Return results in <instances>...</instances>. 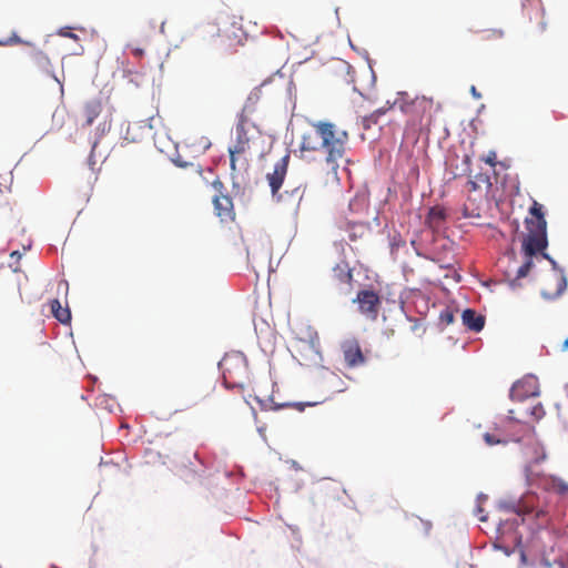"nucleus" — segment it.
Segmentation results:
<instances>
[{
  "label": "nucleus",
  "mask_w": 568,
  "mask_h": 568,
  "mask_svg": "<svg viewBox=\"0 0 568 568\" xmlns=\"http://www.w3.org/2000/svg\"><path fill=\"white\" fill-rule=\"evenodd\" d=\"M313 130L304 133L301 141V151H323L325 161L336 174L338 162L345 156L349 140L347 131L336 124L318 121L312 124Z\"/></svg>",
  "instance_id": "f257e3e1"
},
{
  "label": "nucleus",
  "mask_w": 568,
  "mask_h": 568,
  "mask_svg": "<svg viewBox=\"0 0 568 568\" xmlns=\"http://www.w3.org/2000/svg\"><path fill=\"white\" fill-rule=\"evenodd\" d=\"M235 134V142L229 148L231 170L232 172L246 171L250 155L261 139V131L253 122L237 121Z\"/></svg>",
  "instance_id": "f03ea898"
},
{
  "label": "nucleus",
  "mask_w": 568,
  "mask_h": 568,
  "mask_svg": "<svg viewBox=\"0 0 568 568\" xmlns=\"http://www.w3.org/2000/svg\"><path fill=\"white\" fill-rule=\"evenodd\" d=\"M530 217H527V233L523 240V252L532 254L534 252L545 251L548 245L547 222L544 216L542 205L534 202L529 210Z\"/></svg>",
  "instance_id": "7ed1b4c3"
},
{
  "label": "nucleus",
  "mask_w": 568,
  "mask_h": 568,
  "mask_svg": "<svg viewBox=\"0 0 568 568\" xmlns=\"http://www.w3.org/2000/svg\"><path fill=\"white\" fill-rule=\"evenodd\" d=\"M220 368L227 388L243 389L250 381L248 362L241 352L227 353L220 362Z\"/></svg>",
  "instance_id": "20e7f679"
},
{
  "label": "nucleus",
  "mask_w": 568,
  "mask_h": 568,
  "mask_svg": "<svg viewBox=\"0 0 568 568\" xmlns=\"http://www.w3.org/2000/svg\"><path fill=\"white\" fill-rule=\"evenodd\" d=\"M435 104L433 99L416 97L407 112V124L414 129H428L433 122Z\"/></svg>",
  "instance_id": "39448f33"
},
{
  "label": "nucleus",
  "mask_w": 568,
  "mask_h": 568,
  "mask_svg": "<svg viewBox=\"0 0 568 568\" xmlns=\"http://www.w3.org/2000/svg\"><path fill=\"white\" fill-rule=\"evenodd\" d=\"M500 507L506 511L514 513L521 517L523 523H525L527 519H532L536 521L537 528H545L550 521V516L545 509H535L534 507H529L526 503L523 501L503 503Z\"/></svg>",
  "instance_id": "423d86ee"
},
{
  "label": "nucleus",
  "mask_w": 568,
  "mask_h": 568,
  "mask_svg": "<svg viewBox=\"0 0 568 568\" xmlns=\"http://www.w3.org/2000/svg\"><path fill=\"white\" fill-rule=\"evenodd\" d=\"M354 302H357L359 312L368 320L375 321L381 308L379 295L373 290H362Z\"/></svg>",
  "instance_id": "0eeeda50"
},
{
  "label": "nucleus",
  "mask_w": 568,
  "mask_h": 568,
  "mask_svg": "<svg viewBox=\"0 0 568 568\" xmlns=\"http://www.w3.org/2000/svg\"><path fill=\"white\" fill-rule=\"evenodd\" d=\"M212 185L219 192L213 197L215 214L222 222L233 221L235 216L233 201L229 195L222 193L223 183L220 180H215Z\"/></svg>",
  "instance_id": "6e6552de"
},
{
  "label": "nucleus",
  "mask_w": 568,
  "mask_h": 568,
  "mask_svg": "<svg viewBox=\"0 0 568 568\" xmlns=\"http://www.w3.org/2000/svg\"><path fill=\"white\" fill-rule=\"evenodd\" d=\"M343 359L347 368L363 366L366 363L359 342L356 338H347L341 343Z\"/></svg>",
  "instance_id": "1a4fd4ad"
},
{
  "label": "nucleus",
  "mask_w": 568,
  "mask_h": 568,
  "mask_svg": "<svg viewBox=\"0 0 568 568\" xmlns=\"http://www.w3.org/2000/svg\"><path fill=\"white\" fill-rule=\"evenodd\" d=\"M539 393L538 379L534 376H526L513 385L510 398L513 400L523 402L529 397L538 396Z\"/></svg>",
  "instance_id": "9d476101"
},
{
  "label": "nucleus",
  "mask_w": 568,
  "mask_h": 568,
  "mask_svg": "<svg viewBox=\"0 0 568 568\" xmlns=\"http://www.w3.org/2000/svg\"><path fill=\"white\" fill-rule=\"evenodd\" d=\"M567 288V278L562 270H555L548 277L541 295L546 300H555L559 297Z\"/></svg>",
  "instance_id": "9b49d317"
},
{
  "label": "nucleus",
  "mask_w": 568,
  "mask_h": 568,
  "mask_svg": "<svg viewBox=\"0 0 568 568\" xmlns=\"http://www.w3.org/2000/svg\"><path fill=\"white\" fill-rule=\"evenodd\" d=\"M290 155L281 158L274 165L273 172L266 175L273 196L278 194L287 173Z\"/></svg>",
  "instance_id": "f8f14e48"
},
{
  "label": "nucleus",
  "mask_w": 568,
  "mask_h": 568,
  "mask_svg": "<svg viewBox=\"0 0 568 568\" xmlns=\"http://www.w3.org/2000/svg\"><path fill=\"white\" fill-rule=\"evenodd\" d=\"M266 88V83L253 89L248 94L241 113L239 114L237 121L252 122V115L257 111V104L262 99L263 91Z\"/></svg>",
  "instance_id": "ddd939ff"
},
{
  "label": "nucleus",
  "mask_w": 568,
  "mask_h": 568,
  "mask_svg": "<svg viewBox=\"0 0 568 568\" xmlns=\"http://www.w3.org/2000/svg\"><path fill=\"white\" fill-rule=\"evenodd\" d=\"M524 255H525V262L517 270V275L511 281V285H515V283L517 281H519L523 277H526L529 274V272L531 271V268L534 266V258H539V255L542 258H548L555 265V262L544 251H541V252H534L532 254H527L526 252H524Z\"/></svg>",
  "instance_id": "4468645a"
},
{
  "label": "nucleus",
  "mask_w": 568,
  "mask_h": 568,
  "mask_svg": "<svg viewBox=\"0 0 568 568\" xmlns=\"http://www.w3.org/2000/svg\"><path fill=\"white\" fill-rule=\"evenodd\" d=\"M544 487L546 490L556 493L562 497H568V483L559 476H545Z\"/></svg>",
  "instance_id": "2eb2a0df"
},
{
  "label": "nucleus",
  "mask_w": 568,
  "mask_h": 568,
  "mask_svg": "<svg viewBox=\"0 0 568 568\" xmlns=\"http://www.w3.org/2000/svg\"><path fill=\"white\" fill-rule=\"evenodd\" d=\"M463 324L473 332H480L485 325V317L471 308H466L462 314Z\"/></svg>",
  "instance_id": "dca6fc26"
},
{
  "label": "nucleus",
  "mask_w": 568,
  "mask_h": 568,
  "mask_svg": "<svg viewBox=\"0 0 568 568\" xmlns=\"http://www.w3.org/2000/svg\"><path fill=\"white\" fill-rule=\"evenodd\" d=\"M102 102L99 99L88 101L83 106L84 125H92L102 112Z\"/></svg>",
  "instance_id": "f3484780"
},
{
  "label": "nucleus",
  "mask_w": 568,
  "mask_h": 568,
  "mask_svg": "<svg viewBox=\"0 0 568 568\" xmlns=\"http://www.w3.org/2000/svg\"><path fill=\"white\" fill-rule=\"evenodd\" d=\"M484 442L488 446L494 445H506L510 440H514L513 438L505 435L499 428H495L494 432H487L483 435Z\"/></svg>",
  "instance_id": "a211bd4d"
},
{
  "label": "nucleus",
  "mask_w": 568,
  "mask_h": 568,
  "mask_svg": "<svg viewBox=\"0 0 568 568\" xmlns=\"http://www.w3.org/2000/svg\"><path fill=\"white\" fill-rule=\"evenodd\" d=\"M446 219V211L440 206L429 210L426 222L432 229H439Z\"/></svg>",
  "instance_id": "6ab92c4d"
},
{
  "label": "nucleus",
  "mask_w": 568,
  "mask_h": 568,
  "mask_svg": "<svg viewBox=\"0 0 568 568\" xmlns=\"http://www.w3.org/2000/svg\"><path fill=\"white\" fill-rule=\"evenodd\" d=\"M333 276L341 283L351 284L353 280L352 270L348 263L342 262L335 265L333 268Z\"/></svg>",
  "instance_id": "aec40b11"
},
{
  "label": "nucleus",
  "mask_w": 568,
  "mask_h": 568,
  "mask_svg": "<svg viewBox=\"0 0 568 568\" xmlns=\"http://www.w3.org/2000/svg\"><path fill=\"white\" fill-rule=\"evenodd\" d=\"M50 307L53 316L62 324H67L71 321V312L69 307H62L59 300H52Z\"/></svg>",
  "instance_id": "412c9836"
},
{
  "label": "nucleus",
  "mask_w": 568,
  "mask_h": 568,
  "mask_svg": "<svg viewBox=\"0 0 568 568\" xmlns=\"http://www.w3.org/2000/svg\"><path fill=\"white\" fill-rule=\"evenodd\" d=\"M414 99H412L407 92H398L393 105L397 106L405 115L412 108Z\"/></svg>",
  "instance_id": "4be33fe9"
},
{
  "label": "nucleus",
  "mask_w": 568,
  "mask_h": 568,
  "mask_svg": "<svg viewBox=\"0 0 568 568\" xmlns=\"http://www.w3.org/2000/svg\"><path fill=\"white\" fill-rule=\"evenodd\" d=\"M528 413L534 420H540L545 416V409L540 403L531 406Z\"/></svg>",
  "instance_id": "5701e85b"
},
{
  "label": "nucleus",
  "mask_w": 568,
  "mask_h": 568,
  "mask_svg": "<svg viewBox=\"0 0 568 568\" xmlns=\"http://www.w3.org/2000/svg\"><path fill=\"white\" fill-rule=\"evenodd\" d=\"M304 193H305V189L302 187L301 185L298 186H295L294 189H292L290 192L286 191V194H290V196L293 199V201L298 205L300 202L302 201L303 196H304Z\"/></svg>",
  "instance_id": "b1692460"
},
{
  "label": "nucleus",
  "mask_w": 568,
  "mask_h": 568,
  "mask_svg": "<svg viewBox=\"0 0 568 568\" xmlns=\"http://www.w3.org/2000/svg\"><path fill=\"white\" fill-rule=\"evenodd\" d=\"M504 32L501 30H487L483 34L484 40L488 39H500L503 38Z\"/></svg>",
  "instance_id": "393cba45"
},
{
  "label": "nucleus",
  "mask_w": 568,
  "mask_h": 568,
  "mask_svg": "<svg viewBox=\"0 0 568 568\" xmlns=\"http://www.w3.org/2000/svg\"><path fill=\"white\" fill-rule=\"evenodd\" d=\"M58 34L61 36V37L73 39V40H78L79 39L75 33L71 32V28H69V27L61 28L58 31Z\"/></svg>",
  "instance_id": "a878e982"
},
{
  "label": "nucleus",
  "mask_w": 568,
  "mask_h": 568,
  "mask_svg": "<svg viewBox=\"0 0 568 568\" xmlns=\"http://www.w3.org/2000/svg\"><path fill=\"white\" fill-rule=\"evenodd\" d=\"M484 162H486L487 164H489L490 166H495L496 163H497V154L495 151H490L488 152V154L486 156H484L481 159Z\"/></svg>",
  "instance_id": "bb28decb"
},
{
  "label": "nucleus",
  "mask_w": 568,
  "mask_h": 568,
  "mask_svg": "<svg viewBox=\"0 0 568 568\" xmlns=\"http://www.w3.org/2000/svg\"><path fill=\"white\" fill-rule=\"evenodd\" d=\"M547 455L545 450L541 447H537L536 449V456L534 457V463L539 464L546 459Z\"/></svg>",
  "instance_id": "cd10ccee"
},
{
  "label": "nucleus",
  "mask_w": 568,
  "mask_h": 568,
  "mask_svg": "<svg viewBox=\"0 0 568 568\" xmlns=\"http://www.w3.org/2000/svg\"><path fill=\"white\" fill-rule=\"evenodd\" d=\"M128 48L131 49V53L135 57V58H142L143 54H144V50L142 48H139V47H132L131 44L128 45Z\"/></svg>",
  "instance_id": "c85d7f7f"
},
{
  "label": "nucleus",
  "mask_w": 568,
  "mask_h": 568,
  "mask_svg": "<svg viewBox=\"0 0 568 568\" xmlns=\"http://www.w3.org/2000/svg\"><path fill=\"white\" fill-rule=\"evenodd\" d=\"M173 162H174L175 165H178L180 168H186L189 165V163L185 162V161H182V159L180 156L174 159Z\"/></svg>",
  "instance_id": "c756f323"
},
{
  "label": "nucleus",
  "mask_w": 568,
  "mask_h": 568,
  "mask_svg": "<svg viewBox=\"0 0 568 568\" xmlns=\"http://www.w3.org/2000/svg\"><path fill=\"white\" fill-rule=\"evenodd\" d=\"M514 414H515V410H514V409H510V410H509V416H508V418H509L510 420H515V422L524 423V424L526 423L525 420H521L520 418H517L516 416H514Z\"/></svg>",
  "instance_id": "7c9ffc66"
},
{
  "label": "nucleus",
  "mask_w": 568,
  "mask_h": 568,
  "mask_svg": "<svg viewBox=\"0 0 568 568\" xmlns=\"http://www.w3.org/2000/svg\"><path fill=\"white\" fill-rule=\"evenodd\" d=\"M295 406L298 410H303V404L302 403H296V404H284V405H281L280 407H285V406Z\"/></svg>",
  "instance_id": "2f4dec72"
},
{
  "label": "nucleus",
  "mask_w": 568,
  "mask_h": 568,
  "mask_svg": "<svg viewBox=\"0 0 568 568\" xmlns=\"http://www.w3.org/2000/svg\"><path fill=\"white\" fill-rule=\"evenodd\" d=\"M470 91L475 98H480V94L477 92V90L474 85L471 87Z\"/></svg>",
  "instance_id": "473e14b6"
},
{
  "label": "nucleus",
  "mask_w": 568,
  "mask_h": 568,
  "mask_svg": "<svg viewBox=\"0 0 568 568\" xmlns=\"http://www.w3.org/2000/svg\"><path fill=\"white\" fill-rule=\"evenodd\" d=\"M561 351H568V337L562 343Z\"/></svg>",
  "instance_id": "72a5a7b5"
},
{
  "label": "nucleus",
  "mask_w": 568,
  "mask_h": 568,
  "mask_svg": "<svg viewBox=\"0 0 568 568\" xmlns=\"http://www.w3.org/2000/svg\"><path fill=\"white\" fill-rule=\"evenodd\" d=\"M479 520L480 521H486L487 520V516L486 515H480L479 516Z\"/></svg>",
  "instance_id": "f704fd0d"
},
{
  "label": "nucleus",
  "mask_w": 568,
  "mask_h": 568,
  "mask_svg": "<svg viewBox=\"0 0 568 568\" xmlns=\"http://www.w3.org/2000/svg\"><path fill=\"white\" fill-rule=\"evenodd\" d=\"M384 112H385L384 109H378L375 113L383 114Z\"/></svg>",
  "instance_id": "c9c22d12"
},
{
  "label": "nucleus",
  "mask_w": 568,
  "mask_h": 568,
  "mask_svg": "<svg viewBox=\"0 0 568 568\" xmlns=\"http://www.w3.org/2000/svg\"><path fill=\"white\" fill-rule=\"evenodd\" d=\"M446 320H448V322H452L453 321V315L449 314L448 316H446Z\"/></svg>",
  "instance_id": "e433bc0d"
},
{
  "label": "nucleus",
  "mask_w": 568,
  "mask_h": 568,
  "mask_svg": "<svg viewBox=\"0 0 568 568\" xmlns=\"http://www.w3.org/2000/svg\"><path fill=\"white\" fill-rule=\"evenodd\" d=\"M446 320H448V322H452L453 321V315L449 314L448 316H446Z\"/></svg>",
  "instance_id": "4c0bfd02"
},
{
  "label": "nucleus",
  "mask_w": 568,
  "mask_h": 568,
  "mask_svg": "<svg viewBox=\"0 0 568 568\" xmlns=\"http://www.w3.org/2000/svg\"><path fill=\"white\" fill-rule=\"evenodd\" d=\"M465 162L466 163H469L470 162V158L468 155L465 156Z\"/></svg>",
  "instance_id": "58836bf2"
},
{
  "label": "nucleus",
  "mask_w": 568,
  "mask_h": 568,
  "mask_svg": "<svg viewBox=\"0 0 568 568\" xmlns=\"http://www.w3.org/2000/svg\"><path fill=\"white\" fill-rule=\"evenodd\" d=\"M478 513L479 515H483V509L480 507H478Z\"/></svg>",
  "instance_id": "ea45409f"
},
{
  "label": "nucleus",
  "mask_w": 568,
  "mask_h": 568,
  "mask_svg": "<svg viewBox=\"0 0 568 568\" xmlns=\"http://www.w3.org/2000/svg\"><path fill=\"white\" fill-rule=\"evenodd\" d=\"M4 44H7V42L0 41V45H4Z\"/></svg>",
  "instance_id": "a19ab883"
}]
</instances>
